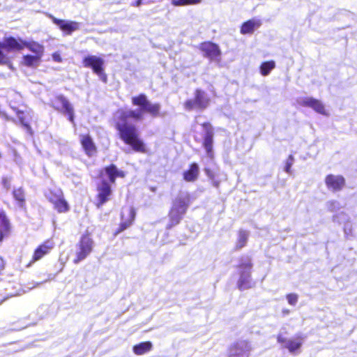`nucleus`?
Here are the masks:
<instances>
[{
  "instance_id": "obj_35",
  "label": "nucleus",
  "mask_w": 357,
  "mask_h": 357,
  "mask_svg": "<svg viewBox=\"0 0 357 357\" xmlns=\"http://www.w3.org/2000/svg\"><path fill=\"white\" fill-rule=\"evenodd\" d=\"M286 298H287L288 303L293 306L296 305L298 300V296L296 294H287Z\"/></svg>"
},
{
  "instance_id": "obj_3",
  "label": "nucleus",
  "mask_w": 357,
  "mask_h": 357,
  "mask_svg": "<svg viewBox=\"0 0 357 357\" xmlns=\"http://www.w3.org/2000/svg\"><path fill=\"white\" fill-rule=\"evenodd\" d=\"M288 332L285 328H282L277 335V341L280 345L287 349L292 354L301 352V348L304 342V337L297 335L292 338H288Z\"/></svg>"
},
{
  "instance_id": "obj_40",
  "label": "nucleus",
  "mask_w": 357,
  "mask_h": 357,
  "mask_svg": "<svg viewBox=\"0 0 357 357\" xmlns=\"http://www.w3.org/2000/svg\"><path fill=\"white\" fill-rule=\"evenodd\" d=\"M52 59L56 61V62H61L62 61V59H61V56L60 55L59 53L58 52H54L53 54H52Z\"/></svg>"
},
{
  "instance_id": "obj_5",
  "label": "nucleus",
  "mask_w": 357,
  "mask_h": 357,
  "mask_svg": "<svg viewBox=\"0 0 357 357\" xmlns=\"http://www.w3.org/2000/svg\"><path fill=\"white\" fill-rule=\"evenodd\" d=\"M29 43L22 39H17L13 37L5 38L3 43H0V63L7 64L10 61L9 57L2 52L3 49L10 51H20L26 47Z\"/></svg>"
},
{
  "instance_id": "obj_2",
  "label": "nucleus",
  "mask_w": 357,
  "mask_h": 357,
  "mask_svg": "<svg viewBox=\"0 0 357 357\" xmlns=\"http://www.w3.org/2000/svg\"><path fill=\"white\" fill-rule=\"evenodd\" d=\"M26 48L32 53L23 55L20 64L32 68H37L41 63L44 54V47L36 42H30Z\"/></svg>"
},
{
  "instance_id": "obj_6",
  "label": "nucleus",
  "mask_w": 357,
  "mask_h": 357,
  "mask_svg": "<svg viewBox=\"0 0 357 357\" xmlns=\"http://www.w3.org/2000/svg\"><path fill=\"white\" fill-rule=\"evenodd\" d=\"M252 267V264L251 260L248 258H246L244 260H242L240 265L238 267V273L239 275V279L238 280L237 284L238 287L241 290L248 289L251 288L252 286V279H251V269Z\"/></svg>"
},
{
  "instance_id": "obj_12",
  "label": "nucleus",
  "mask_w": 357,
  "mask_h": 357,
  "mask_svg": "<svg viewBox=\"0 0 357 357\" xmlns=\"http://www.w3.org/2000/svg\"><path fill=\"white\" fill-rule=\"evenodd\" d=\"M199 50L203 52L204 56L211 61L220 62L221 52L218 45L210 42L200 44Z\"/></svg>"
},
{
  "instance_id": "obj_28",
  "label": "nucleus",
  "mask_w": 357,
  "mask_h": 357,
  "mask_svg": "<svg viewBox=\"0 0 357 357\" xmlns=\"http://www.w3.org/2000/svg\"><path fill=\"white\" fill-rule=\"evenodd\" d=\"M275 68V63L273 61H268L261 64L259 71L261 75L267 76L271 71Z\"/></svg>"
},
{
  "instance_id": "obj_29",
  "label": "nucleus",
  "mask_w": 357,
  "mask_h": 357,
  "mask_svg": "<svg viewBox=\"0 0 357 357\" xmlns=\"http://www.w3.org/2000/svg\"><path fill=\"white\" fill-rule=\"evenodd\" d=\"M249 233L247 231L241 230L238 232V239L236 241V247L241 248L244 247L247 243Z\"/></svg>"
},
{
  "instance_id": "obj_8",
  "label": "nucleus",
  "mask_w": 357,
  "mask_h": 357,
  "mask_svg": "<svg viewBox=\"0 0 357 357\" xmlns=\"http://www.w3.org/2000/svg\"><path fill=\"white\" fill-rule=\"evenodd\" d=\"M296 102L300 106L310 107L320 114L329 116L328 111L326 109L323 102L319 100L310 96H301L297 98Z\"/></svg>"
},
{
  "instance_id": "obj_21",
  "label": "nucleus",
  "mask_w": 357,
  "mask_h": 357,
  "mask_svg": "<svg viewBox=\"0 0 357 357\" xmlns=\"http://www.w3.org/2000/svg\"><path fill=\"white\" fill-rule=\"evenodd\" d=\"M261 24V22L258 19H252L243 24L241 29V33L242 34H250L252 33L255 30L259 29Z\"/></svg>"
},
{
  "instance_id": "obj_32",
  "label": "nucleus",
  "mask_w": 357,
  "mask_h": 357,
  "mask_svg": "<svg viewBox=\"0 0 357 357\" xmlns=\"http://www.w3.org/2000/svg\"><path fill=\"white\" fill-rule=\"evenodd\" d=\"M212 144H213L212 136L209 133H207L206 136L204 138V148L208 153V155L210 158H212V156H213Z\"/></svg>"
},
{
  "instance_id": "obj_42",
  "label": "nucleus",
  "mask_w": 357,
  "mask_h": 357,
  "mask_svg": "<svg viewBox=\"0 0 357 357\" xmlns=\"http://www.w3.org/2000/svg\"><path fill=\"white\" fill-rule=\"evenodd\" d=\"M4 268V261L1 257H0V272Z\"/></svg>"
},
{
  "instance_id": "obj_39",
  "label": "nucleus",
  "mask_w": 357,
  "mask_h": 357,
  "mask_svg": "<svg viewBox=\"0 0 357 357\" xmlns=\"http://www.w3.org/2000/svg\"><path fill=\"white\" fill-rule=\"evenodd\" d=\"M60 190L59 189H56L54 191L50 190L48 192L46 193V197L50 200V197H52L53 198L56 197V195L57 194V191Z\"/></svg>"
},
{
  "instance_id": "obj_41",
  "label": "nucleus",
  "mask_w": 357,
  "mask_h": 357,
  "mask_svg": "<svg viewBox=\"0 0 357 357\" xmlns=\"http://www.w3.org/2000/svg\"><path fill=\"white\" fill-rule=\"evenodd\" d=\"M142 4V0H137L136 2L132 3L133 6L139 7Z\"/></svg>"
},
{
  "instance_id": "obj_19",
  "label": "nucleus",
  "mask_w": 357,
  "mask_h": 357,
  "mask_svg": "<svg viewBox=\"0 0 357 357\" xmlns=\"http://www.w3.org/2000/svg\"><path fill=\"white\" fill-rule=\"evenodd\" d=\"M15 110L20 123L24 128L26 129L27 131H30L31 127L29 123L33 119V111L30 109H26L25 110Z\"/></svg>"
},
{
  "instance_id": "obj_22",
  "label": "nucleus",
  "mask_w": 357,
  "mask_h": 357,
  "mask_svg": "<svg viewBox=\"0 0 357 357\" xmlns=\"http://www.w3.org/2000/svg\"><path fill=\"white\" fill-rule=\"evenodd\" d=\"M199 174V168L197 164L190 165L189 169L183 172V178L185 181L193 182L197 180Z\"/></svg>"
},
{
  "instance_id": "obj_31",
  "label": "nucleus",
  "mask_w": 357,
  "mask_h": 357,
  "mask_svg": "<svg viewBox=\"0 0 357 357\" xmlns=\"http://www.w3.org/2000/svg\"><path fill=\"white\" fill-rule=\"evenodd\" d=\"M13 194L15 199L17 202L18 205L20 207H22L24 204V193L23 190L20 188L15 189Z\"/></svg>"
},
{
  "instance_id": "obj_26",
  "label": "nucleus",
  "mask_w": 357,
  "mask_h": 357,
  "mask_svg": "<svg viewBox=\"0 0 357 357\" xmlns=\"http://www.w3.org/2000/svg\"><path fill=\"white\" fill-rule=\"evenodd\" d=\"M10 225L4 212L0 210V241L7 235L9 231Z\"/></svg>"
},
{
  "instance_id": "obj_27",
  "label": "nucleus",
  "mask_w": 357,
  "mask_h": 357,
  "mask_svg": "<svg viewBox=\"0 0 357 357\" xmlns=\"http://www.w3.org/2000/svg\"><path fill=\"white\" fill-rule=\"evenodd\" d=\"M152 348L153 344L151 342H144L135 345L132 348V351L135 354L140 356L150 351Z\"/></svg>"
},
{
  "instance_id": "obj_33",
  "label": "nucleus",
  "mask_w": 357,
  "mask_h": 357,
  "mask_svg": "<svg viewBox=\"0 0 357 357\" xmlns=\"http://www.w3.org/2000/svg\"><path fill=\"white\" fill-rule=\"evenodd\" d=\"M326 207L330 211H336L342 208L341 204L337 200H330L326 203Z\"/></svg>"
},
{
  "instance_id": "obj_4",
  "label": "nucleus",
  "mask_w": 357,
  "mask_h": 357,
  "mask_svg": "<svg viewBox=\"0 0 357 357\" xmlns=\"http://www.w3.org/2000/svg\"><path fill=\"white\" fill-rule=\"evenodd\" d=\"M188 206V199L187 197H179L175 199L173 206L169 211V223L168 228L178 225L185 213Z\"/></svg>"
},
{
  "instance_id": "obj_15",
  "label": "nucleus",
  "mask_w": 357,
  "mask_h": 357,
  "mask_svg": "<svg viewBox=\"0 0 357 357\" xmlns=\"http://www.w3.org/2000/svg\"><path fill=\"white\" fill-rule=\"evenodd\" d=\"M97 190V206L99 208L109 200L112 190L110 185L104 181L98 186Z\"/></svg>"
},
{
  "instance_id": "obj_14",
  "label": "nucleus",
  "mask_w": 357,
  "mask_h": 357,
  "mask_svg": "<svg viewBox=\"0 0 357 357\" xmlns=\"http://www.w3.org/2000/svg\"><path fill=\"white\" fill-rule=\"evenodd\" d=\"M52 105L57 110L62 111L69 116V120H73V108L70 102L62 96H56L52 100Z\"/></svg>"
},
{
  "instance_id": "obj_37",
  "label": "nucleus",
  "mask_w": 357,
  "mask_h": 357,
  "mask_svg": "<svg viewBox=\"0 0 357 357\" xmlns=\"http://www.w3.org/2000/svg\"><path fill=\"white\" fill-rule=\"evenodd\" d=\"M10 178L8 177H3L1 181V184L6 190H8L10 188Z\"/></svg>"
},
{
  "instance_id": "obj_1",
  "label": "nucleus",
  "mask_w": 357,
  "mask_h": 357,
  "mask_svg": "<svg viewBox=\"0 0 357 357\" xmlns=\"http://www.w3.org/2000/svg\"><path fill=\"white\" fill-rule=\"evenodd\" d=\"M133 105L140 107L139 109L132 110L127 109H119L114 114L116 128L119 131L120 138L132 149L140 153H146L147 149L143 141L139 137L137 128L128 120L132 119L135 121L143 119L145 112L149 113L153 116L159 114L160 105L158 103H152L144 94H140L132 98Z\"/></svg>"
},
{
  "instance_id": "obj_43",
  "label": "nucleus",
  "mask_w": 357,
  "mask_h": 357,
  "mask_svg": "<svg viewBox=\"0 0 357 357\" xmlns=\"http://www.w3.org/2000/svg\"><path fill=\"white\" fill-rule=\"evenodd\" d=\"M283 312H284V313H286V314H288V313H289V310H283Z\"/></svg>"
},
{
  "instance_id": "obj_11",
  "label": "nucleus",
  "mask_w": 357,
  "mask_h": 357,
  "mask_svg": "<svg viewBox=\"0 0 357 357\" xmlns=\"http://www.w3.org/2000/svg\"><path fill=\"white\" fill-rule=\"evenodd\" d=\"M93 246V240L89 236H82L76 252V258L74 259V263L78 264L84 260L92 251Z\"/></svg>"
},
{
  "instance_id": "obj_36",
  "label": "nucleus",
  "mask_w": 357,
  "mask_h": 357,
  "mask_svg": "<svg viewBox=\"0 0 357 357\" xmlns=\"http://www.w3.org/2000/svg\"><path fill=\"white\" fill-rule=\"evenodd\" d=\"M294 157L291 155H290L288 157L287 160H286V163H285V166H284V171L287 173H288V174L291 173V167L294 164Z\"/></svg>"
},
{
  "instance_id": "obj_30",
  "label": "nucleus",
  "mask_w": 357,
  "mask_h": 357,
  "mask_svg": "<svg viewBox=\"0 0 357 357\" xmlns=\"http://www.w3.org/2000/svg\"><path fill=\"white\" fill-rule=\"evenodd\" d=\"M202 0H172V3L175 6H185L199 4Z\"/></svg>"
},
{
  "instance_id": "obj_17",
  "label": "nucleus",
  "mask_w": 357,
  "mask_h": 357,
  "mask_svg": "<svg viewBox=\"0 0 357 357\" xmlns=\"http://www.w3.org/2000/svg\"><path fill=\"white\" fill-rule=\"evenodd\" d=\"M54 247V243L52 239L45 241L35 250L32 257V262L42 259L45 255L50 253Z\"/></svg>"
},
{
  "instance_id": "obj_25",
  "label": "nucleus",
  "mask_w": 357,
  "mask_h": 357,
  "mask_svg": "<svg viewBox=\"0 0 357 357\" xmlns=\"http://www.w3.org/2000/svg\"><path fill=\"white\" fill-rule=\"evenodd\" d=\"M206 176L211 180L213 184L215 187H218L222 179H226V176L221 174L220 171L214 172L209 169H205Z\"/></svg>"
},
{
  "instance_id": "obj_38",
  "label": "nucleus",
  "mask_w": 357,
  "mask_h": 357,
  "mask_svg": "<svg viewBox=\"0 0 357 357\" xmlns=\"http://www.w3.org/2000/svg\"><path fill=\"white\" fill-rule=\"evenodd\" d=\"M344 231L345 234L348 236L349 235H351V225L350 222L345 223L344 226Z\"/></svg>"
},
{
  "instance_id": "obj_18",
  "label": "nucleus",
  "mask_w": 357,
  "mask_h": 357,
  "mask_svg": "<svg viewBox=\"0 0 357 357\" xmlns=\"http://www.w3.org/2000/svg\"><path fill=\"white\" fill-rule=\"evenodd\" d=\"M135 217V211L131 206H126L123 208L121 212V222L120 225V231H122L124 229L129 227Z\"/></svg>"
},
{
  "instance_id": "obj_16",
  "label": "nucleus",
  "mask_w": 357,
  "mask_h": 357,
  "mask_svg": "<svg viewBox=\"0 0 357 357\" xmlns=\"http://www.w3.org/2000/svg\"><path fill=\"white\" fill-rule=\"evenodd\" d=\"M325 183L328 190L339 191L344 187L345 181L340 175L329 174L326 177Z\"/></svg>"
},
{
  "instance_id": "obj_24",
  "label": "nucleus",
  "mask_w": 357,
  "mask_h": 357,
  "mask_svg": "<svg viewBox=\"0 0 357 357\" xmlns=\"http://www.w3.org/2000/svg\"><path fill=\"white\" fill-rule=\"evenodd\" d=\"M81 143L83 149H84L86 153L88 155L91 156L94 155V153H96V146L89 136H81Z\"/></svg>"
},
{
  "instance_id": "obj_34",
  "label": "nucleus",
  "mask_w": 357,
  "mask_h": 357,
  "mask_svg": "<svg viewBox=\"0 0 357 357\" xmlns=\"http://www.w3.org/2000/svg\"><path fill=\"white\" fill-rule=\"evenodd\" d=\"M347 220H348V215L344 212H341L340 213L335 214L333 217V222H337L339 224H342Z\"/></svg>"
},
{
  "instance_id": "obj_23",
  "label": "nucleus",
  "mask_w": 357,
  "mask_h": 357,
  "mask_svg": "<svg viewBox=\"0 0 357 357\" xmlns=\"http://www.w3.org/2000/svg\"><path fill=\"white\" fill-rule=\"evenodd\" d=\"M105 173L112 183H114L116 178H123L125 176L124 172L118 169L114 165L106 167Z\"/></svg>"
},
{
  "instance_id": "obj_13",
  "label": "nucleus",
  "mask_w": 357,
  "mask_h": 357,
  "mask_svg": "<svg viewBox=\"0 0 357 357\" xmlns=\"http://www.w3.org/2000/svg\"><path fill=\"white\" fill-rule=\"evenodd\" d=\"M48 16L62 31L66 33V34L70 35L73 32L79 29L80 24L77 22L59 20L52 15H49Z\"/></svg>"
},
{
  "instance_id": "obj_20",
  "label": "nucleus",
  "mask_w": 357,
  "mask_h": 357,
  "mask_svg": "<svg viewBox=\"0 0 357 357\" xmlns=\"http://www.w3.org/2000/svg\"><path fill=\"white\" fill-rule=\"evenodd\" d=\"M56 195L55 198L50 197V202L54 204L55 209H56L59 213L68 211L69 210V206L68 203L63 199L62 192L61 190H58Z\"/></svg>"
},
{
  "instance_id": "obj_9",
  "label": "nucleus",
  "mask_w": 357,
  "mask_h": 357,
  "mask_svg": "<svg viewBox=\"0 0 357 357\" xmlns=\"http://www.w3.org/2000/svg\"><path fill=\"white\" fill-rule=\"evenodd\" d=\"M83 64L85 67L92 68L93 72L100 77V79L106 82L107 76L103 73L102 66L104 60L96 56H88L83 60Z\"/></svg>"
},
{
  "instance_id": "obj_7",
  "label": "nucleus",
  "mask_w": 357,
  "mask_h": 357,
  "mask_svg": "<svg viewBox=\"0 0 357 357\" xmlns=\"http://www.w3.org/2000/svg\"><path fill=\"white\" fill-rule=\"evenodd\" d=\"M210 102V98L203 91L197 89L195 93V99L188 100L184 103V107L186 109L206 108Z\"/></svg>"
},
{
  "instance_id": "obj_10",
  "label": "nucleus",
  "mask_w": 357,
  "mask_h": 357,
  "mask_svg": "<svg viewBox=\"0 0 357 357\" xmlns=\"http://www.w3.org/2000/svg\"><path fill=\"white\" fill-rule=\"evenodd\" d=\"M251 349V345L248 341L240 340L229 347L228 357H249Z\"/></svg>"
}]
</instances>
